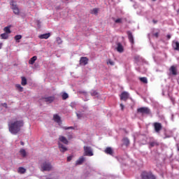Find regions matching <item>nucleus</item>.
Instances as JSON below:
<instances>
[{"instance_id":"obj_1","label":"nucleus","mask_w":179,"mask_h":179,"mask_svg":"<svg viewBox=\"0 0 179 179\" xmlns=\"http://www.w3.org/2000/svg\"><path fill=\"white\" fill-rule=\"evenodd\" d=\"M22 127H23V122L22 120L13 119L8 122V129L13 135H16V134L20 132Z\"/></svg>"},{"instance_id":"obj_2","label":"nucleus","mask_w":179,"mask_h":179,"mask_svg":"<svg viewBox=\"0 0 179 179\" xmlns=\"http://www.w3.org/2000/svg\"><path fill=\"white\" fill-rule=\"evenodd\" d=\"M41 171H51L52 170V164L48 160H43L40 164Z\"/></svg>"},{"instance_id":"obj_3","label":"nucleus","mask_w":179,"mask_h":179,"mask_svg":"<svg viewBox=\"0 0 179 179\" xmlns=\"http://www.w3.org/2000/svg\"><path fill=\"white\" fill-rule=\"evenodd\" d=\"M10 8L13 11V13L15 15H19L20 13V10L19 9V7H17V4L16 2L11 1L10 2Z\"/></svg>"},{"instance_id":"obj_4","label":"nucleus","mask_w":179,"mask_h":179,"mask_svg":"<svg viewBox=\"0 0 179 179\" xmlns=\"http://www.w3.org/2000/svg\"><path fill=\"white\" fill-rule=\"evenodd\" d=\"M84 156L92 157L94 156V154L93 153V149L90 146L85 145L84 148Z\"/></svg>"},{"instance_id":"obj_5","label":"nucleus","mask_w":179,"mask_h":179,"mask_svg":"<svg viewBox=\"0 0 179 179\" xmlns=\"http://www.w3.org/2000/svg\"><path fill=\"white\" fill-rule=\"evenodd\" d=\"M142 179H156V177L150 172H143L141 174Z\"/></svg>"},{"instance_id":"obj_6","label":"nucleus","mask_w":179,"mask_h":179,"mask_svg":"<svg viewBox=\"0 0 179 179\" xmlns=\"http://www.w3.org/2000/svg\"><path fill=\"white\" fill-rule=\"evenodd\" d=\"M140 114H150V109L148 107H142L137 110Z\"/></svg>"},{"instance_id":"obj_7","label":"nucleus","mask_w":179,"mask_h":179,"mask_svg":"<svg viewBox=\"0 0 179 179\" xmlns=\"http://www.w3.org/2000/svg\"><path fill=\"white\" fill-rule=\"evenodd\" d=\"M42 100L45 101V103H47V104H51V103L55 100V97L54 96H45L42 98Z\"/></svg>"},{"instance_id":"obj_8","label":"nucleus","mask_w":179,"mask_h":179,"mask_svg":"<svg viewBox=\"0 0 179 179\" xmlns=\"http://www.w3.org/2000/svg\"><path fill=\"white\" fill-rule=\"evenodd\" d=\"M154 128H155V132L157 134H159L160 131H162V129L163 128V127L162 126V123L155 122V123H154Z\"/></svg>"},{"instance_id":"obj_9","label":"nucleus","mask_w":179,"mask_h":179,"mask_svg":"<svg viewBox=\"0 0 179 179\" xmlns=\"http://www.w3.org/2000/svg\"><path fill=\"white\" fill-rule=\"evenodd\" d=\"M128 97H129V94L127 92H124L120 95V99L124 101H127L128 100Z\"/></svg>"},{"instance_id":"obj_10","label":"nucleus","mask_w":179,"mask_h":179,"mask_svg":"<svg viewBox=\"0 0 179 179\" xmlns=\"http://www.w3.org/2000/svg\"><path fill=\"white\" fill-rule=\"evenodd\" d=\"M87 62H89V59H87V57H83L80 59V65H87Z\"/></svg>"},{"instance_id":"obj_11","label":"nucleus","mask_w":179,"mask_h":179,"mask_svg":"<svg viewBox=\"0 0 179 179\" xmlns=\"http://www.w3.org/2000/svg\"><path fill=\"white\" fill-rule=\"evenodd\" d=\"M58 146L60 152H62L63 153L66 152V150H68V148H66V147H65V145H64L60 142L58 143Z\"/></svg>"},{"instance_id":"obj_12","label":"nucleus","mask_w":179,"mask_h":179,"mask_svg":"<svg viewBox=\"0 0 179 179\" xmlns=\"http://www.w3.org/2000/svg\"><path fill=\"white\" fill-rule=\"evenodd\" d=\"M117 47L116 50L117 52H124V46H122V44H121V43H117Z\"/></svg>"},{"instance_id":"obj_13","label":"nucleus","mask_w":179,"mask_h":179,"mask_svg":"<svg viewBox=\"0 0 179 179\" xmlns=\"http://www.w3.org/2000/svg\"><path fill=\"white\" fill-rule=\"evenodd\" d=\"M128 38L131 44H134V36L132 35V32L128 31H127Z\"/></svg>"},{"instance_id":"obj_14","label":"nucleus","mask_w":179,"mask_h":179,"mask_svg":"<svg viewBox=\"0 0 179 179\" xmlns=\"http://www.w3.org/2000/svg\"><path fill=\"white\" fill-rule=\"evenodd\" d=\"M53 120L55 122H57V124H61V117L58 115L57 114L53 115Z\"/></svg>"},{"instance_id":"obj_15","label":"nucleus","mask_w":179,"mask_h":179,"mask_svg":"<svg viewBox=\"0 0 179 179\" xmlns=\"http://www.w3.org/2000/svg\"><path fill=\"white\" fill-rule=\"evenodd\" d=\"M173 48L174 50H176V51H179V43L178 41H173Z\"/></svg>"},{"instance_id":"obj_16","label":"nucleus","mask_w":179,"mask_h":179,"mask_svg":"<svg viewBox=\"0 0 179 179\" xmlns=\"http://www.w3.org/2000/svg\"><path fill=\"white\" fill-rule=\"evenodd\" d=\"M50 33H48V34H41L38 36V37L41 39H43V38L47 39V38H50Z\"/></svg>"},{"instance_id":"obj_17","label":"nucleus","mask_w":179,"mask_h":179,"mask_svg":"<svg viewBox=\"0 0 179 179\" xmlns=\"http://www.w3.org/2000/svg\"><path fill=\"white\" fill-rule=\"evenodd\" d=\"M36 61H37V56H34L32 57L29 61V64L30 65H34V62H36Z\"/></svg>"},{"instance_id":"obj_18","label":"nucleus","mask_w":179,"mask_h":179,"mask_svg":"<svg viewBox=\"0 0 179 179\" xmlns=\"http://www.w3.org/2000/svg\"><path fill=\"white\" fill-rule=\"evenodd\" d=\"M105 153H106V155H110V156H112L113 148H111L110 147L106 148V149L105 150Z\"/></svg>"},{"instance_id":"obj_19","label":"nucleus","mask_w":179,"mask_h":179,"mask_svg":"<svg viewBox=\"0 0 179 179\" xmlns=\"http://www.w3.org/2000/svg\"><path fill=\"white\" fill-rule=\"evenodd\" d=\"M85 162V158L84 157H80L76 162V166L79 164H82Z\"/></svg>"},{"instance_id":"obj_20","label":"nucleus","mask_w":179,"mask_h":179,"mask_svg":"<svg viewBox=\"0 0 179 179\" xmlns=\"http://www.w3.org/2000/svg\"><path fill=\"white\" fill-rule=\"evenodd\" d=\"M59 139L60 142H62L65 145H68V139H66V138H65L64 136H60Z\"/></svg>"},{"instance_id":"obj_21","label":"nucleus","mask_w":179,"mask_h":179,"mask_svg":"<svg viewBox=\"0 0 179 179\" xmlns=\"http://www.w3.org/2000/svg\"><path fill=\"white\" fill-rule=\"evenodd\" d=\"M20 154L21 155V156L22 157H26L27 156V152H26V150L22 148L20 150Z\"/></svg>"},{"instance_id":"obj_22","label":"nucleus","mask_w":179,"mask_h":179,"mask_svg":"<svg viewBox=\"0 0 179 179\" xmlns=\"http://www.w3.org/2000/svg\"><path fill=\"white\" fill-rule=\"evenodd\" d=\"M9 34L3 33L1 34V37L3 40H8L9 38Z\"/></svg>"},{"instance_id":"obj_23","label":"nucleus","mask_w":179,"mask_h":179,"mask_svg":"<svg viewBox=\"0 0 179 179\" xmlns=\"http://www.w3.org/2000/svg\"><path fill=\"white\" fill-rule=\"evenodd\" d=\"M17 172L20 174H24V173H26V169H24L23 167H20V168H18Z\"/></svg>"},{"instance_id":"obj_24","label":"nucleus","mask_w":179,"mask_h":179,"mask_svg":"<svg viewBox=\"0 0 179 179\" xmlns=\"http://www.w3.org/2000/svg\"><path fill=\"white\" fill-rule=\"evenodd\" d=\"M90 94H91V96H93L94 97H98L99 96V93L94 90H92L90 92Z\"/></svg>"},{"instance_id":"obj_25","label":"nucleus","mask_w":179,"mask_h":179,"mask_svg":"<svg viewBox=\"0 0 179 179\" xmlns=\"http://www.w3.org/2000/svg\"><path fill=\"white\" fill-rule=\"evenodd\" d=\"M3 30H4L5 33L7 34H10V33H12V31H10V27H4Z\"/></svg>"},{"instance_id":"obj_26","label":"nucleus","mask_w":179,"mask_h":179,"mask_svg":"<svg viewBox=\"0 0 179 179\" xmlns=\"http://www.w3.org/2000/svg\"><path fill=\"white\" fill-rule=\"evenodd\" d=\"M170 71L172 75H177V70L176 69V67H174V66H172L171 67Z\"/></svg>"},{"instance_id":"obj_27","label":"nucleus","mask_w":179,"mask_h":179,"mask_svg":"<svg viewBox=\"0 0 179 179\" xmlns=\"http://www.w3.org/2000/svg\"><path fill=\"white\" fill-rule=\"evenodd\" d=\"M21 85H22V86H26V85H27V79H26V78L22 77Z\"/></svg>"},{"instance_id":"obj_28","label":"nucleus","mask_w":179,"mask_h":179,"mask_svg":"<svg viewBox=\"0 0 179 179\" xmlns=\"http://www.w3.org/2000/svg\"><path fill=\"white\" fill-rule=\"evenodd\" d=\"M158 145H159V143H157V141H152L150 143V148H155V146H158Z\"/></svg>"},{"instance_id":"obj_29","label":"nucleus","mask_w":179,"mask_h":179,"mask_svg":"<svg viewBox=\"0 0 179 179\" xmlns=\"http://www.w3.org/2000/svg\"><path fill=\"white\" fill-rule=\"evenodd\" d=\"M123 143L126 146H128L129 145V139H128L127 138H123Z\"/></svg>"},{"instance_id":"obj_30","label":"nucleus","mask_w":179,"mask_h":179,"mask_svg":"<svg viewBox=\"0 0 179 179\" xmlns=\"http://www.w3.org/2000/svg\"><path fill=\"white\" fill-rule=\"evenodd\" d=\"M80 94H83L84 97H87L88 94L87 92L85 90L79 91Z\"/></svg>"},{"instance_id":"obj_31","label":"nucleus","mask_w":179,"mask_h":179,"mask_svg":"<svg viewBox=\"0 0 179 179\" xmlns=\"http://www.w3.org/2000/svg\"><path fill=\"white\" fill-rule=\"evenodd\" d=\"M62 100H66V99H68V97H69V95H68V94H66V92H64L62 95Z\"/></svg>"},{"instance_id":"obj_32","label":"nucleus","mask_w":179,"mask_h":179,"mask_svg":"<svg viewBox=\"0 0 179 179\" xmlns=\"http://www.w3.org/2000/svg\"><path fill=\"white\" fill-rule=\"evenodd\" d=\"M92 15H97L99 13V8H94L91 10Z\"/></svg>"},{"instance_id":"obj_33","label":"nucleus","mask_w":179,"mask_h":179,"mask_svg":"<svg viewBox=\"0 0 179 179\" xmlns=\"http://www.w3.org/2000/svg\"><path fill=\"white\" fill-rule=\"evenodd\" d=\"M15 40L17 43H20L19 40H22V35H17L15 36Z\"/></svg>"},{"instance_id":"obj_34","label":"nucleus","mask_w":179,"mask_h":179,"mask_svg":"<svg viewBox=\"0 0 179 179\" xmlns=\"http://www.w3.org/2000/svg\"><path fill=\"white\" fill-rule=\"evenodd\" d=\"M15 87L20 91V92H23V87L20 85V84H17L15 85Z\"/></svg>"},{"instance_id":"obj_35","label":"nucleus","mask_w":179,"mask_h":179,"mask_svg":"<svg viewBox=\"0 0 179 179\" xmlns=\"http://www.w3.org/2000/svg\"><path fill=\"white\" fill-rule=\"evenodd\" d=\"M141 82H143V83H148V78L145 77H143L140 78Z\"/></svg>"},{"instance_id":"obj_36","label":"nucleus","mask_w":179,"mask_h":179,"mask_svg":"<svg viewBox=\"0 0 179 179\" xmlns=\"http://www.w3.org/2000/svg\"><path fill=\"white\" fill-rule=\"evenodd\" d=\"M76 115H77V117H78V118L79 120H80V118H83V113H77Z\"/></svg>"},{"instance_id":"obj_37","label":"nucleus","mask_w":179,"mask_h":179,"mask_svg":"<svg viewBox=\"0 0 179 179\" xmlns=\"http://www.w3.org/2000/svg\"><path fill=\"white\" fill-rule=\"evenodd\" d=\"M115 23H122V18H118L115 20Z\"/></svg>"},{"instance_id":"obj_38","label":"nucleus","mask_w":179,"mask_h":179,"mask_svg":"<svg viewBox=\"0 0 179 179\" xmlns=\"http://www.w3.org/2000/svg\"><path fill=\"white\" fill-rule=\"evenodd\" d=\"M57 44H62V40L61 38H57Z\"/></svg>"},{"instance_id":"obj_39","label":"nucleus","mask_w":179,"mask_h":179,"mask_svg":"<svg viewBox=\"0 0 179 179\" xmlns=\"http://www.w3.org/2000/svg\"><path fill=\"white\" fill-rule=\"evenodd\" d=\"M62 128H63V129H65V130H66V129H74L73 127H63Z\"/></svg>"},{"instance_id":"obj_40","label":"nucleus","mask_w":179,"mask_h":179,"mask_svg":"<svg viewBox=\"0 0 179 179\" xmlns=\"http://www.w3.org/2000/svg\"><path fill=\"white\" fill-rule=\"evenodd\" d=\"M108 64H109V65H114V62H113V60H111V59H109L108 61Z\"/></svg>"},{"instance_id":"obj_41","label":"nucleus","mask_w":179,"mask_h":179,"mask_svg":"<svg viewBox=\"0 0 179 179\" xmlns=\"http://www.w3.org/2000/svg\"><path fill=\"white\" fill-rule=\"evenodd\" d=\"M1 106H2L3 107H5V108H8V103H1Z\"/></svg>"},{"instance_id":"obj_42","label":"nucleus","mask_w":179,"mask_h":179,"mask_svg":"<svg viewBox=\"0 0 179 179\" xmlns=\"http://www.w3.org/2000/svg\"><path fill=\"white\" fill-rule=\"evenodd\" d=\"M72 160V156H69L67 157V162H71Z\"/></svg>"},{"instance_id":"obj_43","label":"nucleus","mask_w":179,"mask_h":179,"mask_svg":"<svg viewBox=\"0 0 179 179\" xmlns=\"http://www.w3.org/2000/svg\"><path fill=\"white\" fill-rule=\"evenodd\" d=\"M75 106H76L75 102H73L71 103V107H72V108H73L75 107Z\"/></svg>"},{"instance_id":"obj_44","label":"nucleus","mask_w":179,"mask_h":179,"mask_svg":"<svg viewBox=\"0 0 179 179\" xmlns=\"http://www.w3.org/2000/svg\"><path fill=\"white\" fill-rule=\"evenodd\" d=\"M155 37H159V33L156 32L155 34H154Z\"/></svg>"},{"instance_id":"obj_45","label":"nucleus","mask_w":179,"mask_h":179,"mask_svg":"<svg viewBox=\"0 0 179 179\" xmlns=\"http://www.w3.org/2000/svg\"><path fill=\"white\" fill-rule=\"evenodd\" d=\"M166 37H167L168 40H170V38H171V35L168 34V35L166 36Z\"/></svg>"},{"instance_id":"obj_46","label":"nucleus","mask_w":179,"mask_h":179,"mask_svg":"<svg viewBox=\"0 0 179 179\" xmlns=\"http://www.w3.org/2000/svg\"><path fill=\"white\" fill-rule=\"evenodd\" d=\"M166 138H170V136H167L165 134V136L164 137V139H166Z\"/></svg>"},{"instance_id":"obj_47","label":"nucleus","mask_w":179,"mask_h":179,"mask_svg":"<svg viewBox=\"0 0 179 179\" xmlns=\"http://www.w3.org/2000/svg\"><path fill=\"white\" fill-rule=\"evenodd\" d=\"M120 107H121L122 110H124V105L122 103L120 104Z\"/></svg>"},{"instance_id":"obj_48","label":"nucleus","mask_w":179,"mask_h":179,"mask_svg":"<svg viewBox=\"0 0 179 179\" xmlns=\"http://www.w3.org/2000/svg\"><path fill=\"white\" fill-rule=\"evenodd\" d=\"M20 144L23 146L24 145V143L23 141H21Z\"/></svg>"},{"instance_id":"obj_49","label":"nucleus","mask_w":179,"mask_h":179,"mask_svg":"<svg viewBox=\"0 0 179 179\" xmlns=\"http://www.w3.org/2000/svg\"><path fill=\"white\" fill-rule=\"evenodd\" d=\"M2 48V43L0 44V50Z\"/></svg>"},{"instance_id":"obj_50","label":"nucleus","mask_w":179,"mask_h":179,"mask_svg":"<svg viewBox=\"0 0 179 179\" xmlns=\"http://www.w3.org/2000/svg\"><path fill=\"white\" fill-rule=\"evenodd\" d=\"M173 118H174V116L172 115V117H171L172 121H173Z\"/></svg>"},{"instance_id":"obj_51","label":"nucleus","mask_w":179,"mask_h":179,"mask_svg":"<svg viewBox=\"0 0 179 179\" xmlns=\"http://www.w3.org/2000/svg\"><path fill=\"white\" fill-rule=\"evenodd\" d=\"M136 59H139V57H136Z\"/></svg>"},{"instance_id":"obj_52","label":"nucleus","mask_w":179,"mask_h":179,"mask_svg":"<svg viewBox=\"0 0 179 179\" xmlns=\"http://www.w3.org/2000/svg\"><path fill=\"white\" fill-rule=\"evenodd\" d=\"M64 1V2H66V1H69V0H63Z\"/></svg>"},{"instance_id":"obj_53","label":"nucleus","mask_w":179,"mask_h":179,"mask_svg":"<svg viewBox=\"0 0 179 179\" xmlns=\"http://www.w3.org/2000/svg\"><path fill=\"white\" fill-rule=\"evenodd\" d=\"M154 23H156V21L153 20Z\"/></svg>"},{"instance_id":"obj_54","label":"nucleus","mask_w":179,"mask_h":179,"mask_svg":"<svg viewBox=\"0 0 179 179\" xmlns=\"http://www.w3.org/2000/svg\"><path fill=\"white\" fill-rule=\"evenodd\" d=\"M87 100H88V99H87L85 100V101H87Z\"/></svg>"},{"instance_id":"obj_55","label":"nucleus","mask_w":179,"mask_h":179,"mask_svg":"<svg viewBox=\"0 0 179 179\" xmlns=\"http://www.w3.org/2000/svg\"><path fill=\"white\" fill-rule=\"evenodd\" d=\"M57 9H59V8H57Z\"/></svg>"},{"instance_id":"obj_56","label":"nucleus","mask_w":179,"mask_h":179,"mask_svg":"<svg viewBox=\"0 0 179 179\" xmlns=\"http://www.w3.org/2000/svg\"><path fill=\"white\" fill-rule=\"evenodd\" d=\"M152 1H156V0H152Z\"/></svg>"}]
</instances>
